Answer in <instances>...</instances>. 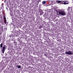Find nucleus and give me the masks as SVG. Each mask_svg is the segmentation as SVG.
I'll use <instances>...</instances> for the list:
<instances>
[{
	"mask_svg": "<svg viewBox=\"0 0 73 73\" xmlns=\"http://www.w3.org/2000/svg\"><path fill=\"white\" fill-rule=\"evenodd\" d=\"M70 9V7H68V9Z\"/></svg>",
	"mask_w": 73,
	"mask_h": 73,
	"instance_id": "obj_11",
	"label": "nucleus"
},
{
	"mask_svg": "<svg viewBox=\"0 0 73 73\" xmlns=\"http://www.w3.org/2000/svg\"><path fill=\"white\" fill-rule=\"evenodd\" d=\"M42 3L43 4H45V3H46V2L45 1H43L42 2Z\"/></svg>",
	"mask_w": 73,
	"mask_h": 73,
	"instance_id": "obj_7",
	"label": "nucleus"
},
{
	"mask_svg": "<svg viewBox=\"0 0 73 73\" xmlns=\"http://www.w3.org/2000/svg\"><path fill=\"white\" fill-rule=\"evenodd\" d=\"M14 45H16V44H17V42L16 41H14Z\"/></svg>",
	"mask_w": 73,
	"mask_h": 73,
	"instance_id": "obj_9",
	"label": "nucleus"
},
{
	"mask_svg": "<svg viewBox=\"0 0 73 73\" xmlns=\"http://www.w3.org/2000/svg\"><path fill=\"white\" fill-rule=\"evenodd\" d=\"M61 16H65L66 15V12L64 11H59L58 13Z\"/></svg>",
	"mask_w": 73,
	"mask_h": 73,
	"instance_id": "obj_1",
	"label": "nucleus"
},
{
	"mask_svg": "<svg viewBox=\"0 0 73 73\" xmlns=\"http://www.w3.org/2000/svg\"><path fill=\"white\" fill-rule=\"evenodd\" d=\"M10 37H11V36H10Z\"/></svg>",
	"mask_w": 73,
	"mask_h": 73,
	"instance_id": "obj_18",
	"label": "nucleus"
},
{
	"mask_svg": "<svg viewBox=\"0 0 73 73\" xmlns=\"http://www.w3.org/2000/svg\"><path fill=\"white\" fill-rule=\"evenodd\" d=\"M38 3L37 4V5H38Z\"/></svg>",
	"mask_w": 73,
	"mask_h": 73,
	"instance_id": "obj_14",
	"label": "nucleus"
},
{
	"mask_svg": "<svg viewBox=\"0 0 73 73\" xmlns=\"http://www.w3.org/2000/svg\"><path fill=\"white\" fill-rule=\"evenodd\" d=\"M31 68V67L30 66H29L28 67V68Z\"/></svg>",
	"mask_w": 73,
	"mask_h": 73,
	"instance_id": "obj_13",
	"label": "nucleus"
},
{
	"mask_svg": "<svg viewBox=\"0 0 73 73\" xmlns=\"http://www.w3.org/2000/svg\"><path fill=\"white\" fill-rule=\"evenodd\" d=\"M39 28H41V27H39Z\"/></svg>",
	"mask_w": 73,
	"mask_h": 73,
	"instance_id": "obj_17",
	"label": "nucleus"
},
{
	"mask_svg": "<svg viewBox=\"0 0 73 73\" xmlns=\"http://www.w3.org/2000/svg\"><path fill=\"white\" fill-rule=\"evenodd\" d=\"M3 43H1L0 45V48H2L3 47Z\"/></svg>",
	"mask_w": 73,
	"mask_h": 73,
	"instance_id": "obj_8",
	"label": "nucleus"
},
{
	"mask_svg": "<svg viewBox=\"0 0 73 73\" xmlns=\"http://www.w3.org/2000/svg\"><path fill=\"white\" fill-rule=\"evenodd\" d=\"M6 8L7 10H8V8L7 7H6Z\"/></svg>",
	"mask_w": 73,
	"mask_h": 73,
	"instance_id": "obj_15",
	"label": "nucleus"
},
{
	"mask_svg": "<svg viewBox=\"0 0 73 73\" xmlns=\"http://www.w3.org/2000/svg\"><path fill=\"white\" fill-rule=\"evenodd\" d=\"M5 22V24H6L7 22L6 21V18L5 17V16H4V18L3 19Z\"/></svg>",
	"mask_w": 73,
	"mask_h": 73,
	"instance_id": "obj_5",
	"label": "nucleus"
},
{
	"mask_svg": "<svg viewBox=\"0 0 73 73\" xmlns=\"http://www.w3.org/2000/svg\"><path fill=\"white\" fill-rule=\"evenodd\" d=\"M17 66L18 67V68H21V66H18L17 65Z\"/></svg>",
	"mask_w": 73,
	"mask_h": 73,
	"instance_id": "obj_10",
	"label": "nucleus"
},
{
	"mask_svg": "<svg viewBox=\"0 0 73 73\" xmlns=\"http://www.w3.org/2000/svg\"><path fill=\"white\" fill-rule=\"evenodd\" d=\"M7 48V46L4 45L3 46L2 48V52L3 53H4V52H5V49Z\"/></svg>",
	"mask_w": 73,
	"mask_h": 73,
	"instance_id": "obj_2",
	"label": "nucleus"
},
{
	"mask_svg": "<svg viewBox=\"0 0 73 73\" xmlns=\"http://www.w3.org/2000/svg\"><path fill=\"white\" fill-rule=\"evenodd\" d=\"M65 1V2L64 3V5H66V4H69V1Z\"/></svg>",
	"mask_w": 73,
	"mask_h": 73,
	"instance_id": "obj_4",
	"label": "nucleus"
},
{
	"mask_svg": "<svg viewBox=\"0 0 73 73\" xmlns=\"http://www.w3.org/2000/svg\"><path fill=\"white\" fill-rule=\"evenodd\" d=\"M44 56H46V55L45 54V55H44Z\"/></svg>",
	"mask_w": 73,
	"mask_h": 73,
	"instance_id": "obj_16",
	"label": "nucleus"
},
{
	"mask_svg": "<svg viewBox=\"0 0 73 73\" xmlns=\"http://www.w3.org/2000/svg\"><path fill=\"white\" fill-rule=\"evenodd\" d=\"M72 52H71V51H66V52H65V54H68V55H72V54H73V53Z\"/></svg>",
	"mask_w": 73,
	"mask_h": 73,
	"instance_id": "obj_3",
	"label": "nucleus"
},
{
	"mask_svg": "<svg viewBox=\"0 0 73 73\" xmlns=\"http://www.w3.org/2000/svg\"><path fill=\"white\" fill-rule=\"evenodd\" d=\"M56 3H61V1H56Z\"/></svg>",
	"mask_w": 73,
	"mask_h": 73,
	"instance_id": "obj_6",
	"label": "nucleus"
},
{
	"mask_svg": "<svg viewBox=\"0 0 73 73\" xmlns=\"http://www.w3.org/2000/svg\"><path fill=\"white\" fill-rule=\"evenodd\" d=\"M15 33H16L17 32V31L16 30H15L14 31Z\"/></svg>",
	"mask_w": 73,
	"mask_h": 73,
	"instance_id": "obj_12",
	"label": "nucleus"
}]
</instances>
